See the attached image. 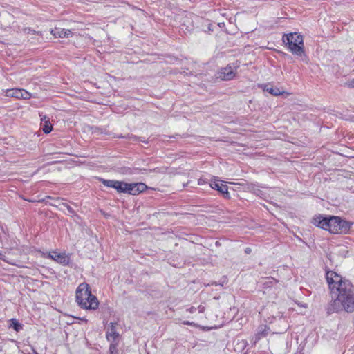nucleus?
<instances>
[{
	"label": "nucleus",
	"mask_w": 354,
	"mask_h": 354,
	"mask_svg": "<svg viewBox=\"0 0 354 354\" xmlns=\"http://www.w3.org/2000/svg\"><path fill=\"white\" fill-rule=\"evenodd\" d=\"M326 279L331 294L337 295L328 304L327 313L331 315L341 311L353 312L354 286L351 282L332 270L326 272Z\"/></svg>",
	"instance_id": "obj_1"
},
{
	"label": "nucleus",
	"mask_w": 354,
	"mask_h": 354,
	"mask_svg": "<svg viewBox=\"0 0 354 354\" xmlns=\"http://www.w3.org/2000/svg\"><path fill=\"white\" fill-rule=\"evenodd\" d=\"M313 223L332 234H346L350 230V225L339 216H323L318 215L313 218Z\"/></svg>",
	"instance_id": "obj_2"
},
{
	"label": "nucleus",
	"mask_w": 354,
	"mask_h": 354,
	"mask_svg": "<svg viewBox=\"0 0 354 354\" xmlns=\"http://www.w3.org/2000/svg\"><path fill=\"white\" fill-rule=\"evenodd\" d=\"M75 301L78 306L86 310H96L99 306L97 297L92 295L89 285L80 283L75 291Z\"/></svg>",
	"instance_id": "obj_3"
},
{
	"label": "nucleus",
	"mask_w": 354,
	"mask_h": 354,
	"mask_svg": "<svg viewBox=\"0 0 354 354\" xmlns=\"http://www.w3.org/2000/svg\"><path fill=\"white\" fill-rule=\"evenodd\" d=\"M289 50L304 61L306 58L303 36L297 32H289Z\"/></svg>",
	"instance_id": "obj_4"
},
{
	"label": "nucleus",
	"mask_w": 354,
	"mask_h": 354,
	"mask_svg": "<svg viewBox=\"0 0 354 354\" xmlns=\"http://www.w3.org/2000/svg\"><path fill=\"white\" fill-rule=\"evenodd\" d=\"M99 180L106 187L114 188L118 193H126L127 183L115 180H106L102 178Z\"/></svg>",
	"instance_id": "obj_5"
},
{
	"label": "nucleus",
	"mask_w": 354,
	"mask_h": 354,
	"mask_svg": "<svg viewBox=\"0 0 354 354\" xmlns=\"http://www.w3.org/2000/svg\"><path fill=\"white\" fill-rule=\"evenodd\" d=\"M238 66L227 65V66L222 68L218 73V78L223 81H228L232 80L236 73Z\"/></svg>",
	"instance_id": "obj_6"
},
{
	"label": "nucleus",
	"mask_w": 354,
	"mask_h": 354,
	"mask_svg": "<svg viewBox=\"0 0 354 354\" xmlns=\"http://www.w3.org/2000/svg\"><path fill=\"white\" fill-rule=\"evenodd\" d=\"M7 97H15L17 99H29L30 94L27 91L21 88H12L8 89L6 92Z\"/></svg>",
	"instance_id": "obj_7"
},
{
	"label": "nucleus",
	"mask_w": 354,
	"mask_h": 354,
	"mask_svg": "<svg viewBox=\"0 0 354 354\" xmlns=\"http://www.w3.org/2000/svg\"><path fill=\"white\" fill-rule=\"evenodd\" d=\"M147 189L143 183H127L126 193L131 195H137Z\"/></svg>",
	"instance_id": "obj_8"
},
{
	"label": "nucleus",
	"mask_w": 354,
	"mask_h": 354,
	"mask_svg": "<svg viewBox=\"0 0 354 354\" xmlns=\"http://www.w3.org/2000/svg\"><path fill=\"white\" fill-rule=\"evenodd\" d=\"M48 257L63 266L68 265L70 261L69 257L65 253L61 254L57 252L49 253Z\"/></svg>",
	"instance_id": "obj_9"
},
{
	"label": "nucleus",
	"mask_w": 354,
	"mask_h": 354,
	"mask_svg": "<svg viewBox=\"0 0 354 354\" xmlns=\"http://www.w3.org/2000/svg\"><path fill=\"white\" fill-rule=\"evenodd\" d=\"M210 187L218 191L220 193H221L225 198H230V193L228 192V187L226 185H223L222 183H220L218 180H215L209 184Z\"/></svg>",
	"instance_id": "obj_10"
},
{
	"label": "nucleus",
	"mask_w": 354,
	"mask_h": 354,
	"mask_svg": "<svg viewBox=\"0 0 354 354\" xmlns=\"http://www.w3.org/2000/svg\"><path fill=\"white\" fill-rule=\"evenodd\" d=\"M116 323L111 322L106 333L108 341L115 342L119 337V333L115 329Z\"/></svg>",
	"instance_id": "obj_11"
},
{
	"label": "nucleus",
	"mask_w": 354,
	"mask_h": 354,
	"mask_svg": "<svg viewBox=\"0 0 354 354\" xmlns=\"http://www.w3.org/2000/svg\"><path fill=\"white\" fill-rule=\"evenodd\" d=\"M51 34L55 37L64 38V37H71L73 35V32L70 30H66L61 28H57L52 29L50 31Z\"/></svg>",
	"instance_id": "obj_12"
},
{
	"label": "nucleus",
	"mask_w": 354,
	"mask_h": 354,
	"mask_svg": "<svg viewBox=\"0 0 354 354\" xmlns=\"http://www.w3.org/2000/svg\"><path fill=\"white\" fill-rule=\"evenodd\" d=\"M259 87H261L263 91H266L274 96H277L285 93L283 91H281L280 88L274 87L270 83L263 84L260 85Z\"/></svg>",
	"instance_id": "obj_13"
},
{
	"label": "nucleus",
	"mask_w": 354,
	"mask_h": 354,
	"mask_svg": "<svg viewBox=\"0 0 354 354\" xmlns=\"http://www.w3.org/2000/svg\"><path fill=\"white\" fill-rule=\"evenodd\" d=\"M269 330V327H268L266 325H260L258 327L257 333L255 335L254 344H256L261 337H266L268 335Z\"/></svg>",
	"instance_id": "obj_14"
},
{
	"label": "nucleus",
	"mask_w": 354,
	"mask_h": 354,
	"mask_svg": "<svg viewBox=\"0 0 354 354\" xmlns=\"http://www.w3.org/2000/svg\"><path fill=\"white\" fill-rule=\"evenodd\" d=\"M41 125L42 126L43 131L45 133H49L53 129L51 123L48 119L46 120V116L41 119Z\"/></svg>",
	"instance_id": "obj_15"
},
{
	"label": "nucleus",
	"mask_w": 354,
	"mask_h": 354,
	"mask_svg": "<svg viewBox=\"0 0 354 354\" xmlns=\"http://www.w3.org/2000/svg\"><path fill=\"white\" fill-rule=\"evenodd\" d=\"M118 138H128L129 140H139L140 142H145V143H147V140H145V138L144 137H139L138 138L137 136L133 135V134H128L127 136H118Z\"/></svg>",
	"instance_id": "obj_16"
},
{
	"label": "nucleus",
	"mask_w": 354,
	"mask_h": 354,
	"mask_svg": "<svg viewBox=\"0 0 354 354\" xmlns=\"http://www.w3.org/2000/svg\"><path fill=\"white\" fill-rule=\"evenodd\" d=\"M11 324L10 327L13 328L16 332H19L20 330L22 329L23 326L22 324H20L17 319H12L10 320Z\"/></svg>",
	"instance_id": "obj_17"
},
{
	"label": "nucleus",
	"mask_w": 354,
	"mask_h": 354,
	"mask_svg": "<svg viewBox=\"0 0 354 354\" xmlns=\"http://www.w3.org/2000/svg\"><path fill=\"white\" fill-rule=\"evenodd\" d=\"M111 344H110V346H109V353L110 354H118V349H117V346H118V343L116 342H111Z\"/></svg>",
	"instance_id": "obj_18"
},
{
	"label": "nucleus",
	"mask_w": 354,
	"mask_h": 354,
	"mask_svg": "<svg viewBox=\"0 0 354 354\" xmlns=\"http://www.w3.org/2000/svg\"><path fill=\"white\" fill-rule=\"evenodd\" d=\"M346 85L351 88H354V78L346 83Z\"/></svg>",
	"instance_id": "obj_19"
},
{
	"label": "nucleus",
	"mask_w": 354,
	"mask_h": 354,
	"mask_svg": "<svg viewBox=\"0 0 354 354\" xmlns=\"http://www.w3.org/2000/svg\"><path fill=\"white\" fill-rule=\"evenodd\" d=\"M63 205L66 208V209L68 210V212L70 214H73L74 213L73 209L70 205H68L66 203L63 204Z\"/></svg>",
	"instance_id": "obj_20"
},
{
	"label": "nucleus",
	"mask_w": 354,
	"mask_h": 354,
	"mask_svg": "<svg viewBox=\"0 0 354 354\" xmlns=\"http://www.w3.org/2000/svg\"><path fill=\"white\" fill-rule=\"evenodd\" d=\"M24 30H25V32H32L33 33H37V35H41L39 32H36L35 30H32L30 28H25Z\"/></svg>",
	"instance_id": "obj_21"
},
{
	"label": "nucleus",
	"mask_w": 354,
	"mask_h": 354,
	"mask_svg": "<svg viewBox=\"0 0 354 354\" xmlns=\"http://www.w3.org/2000/svg\"><path fill=\"white\" fill-rule=\"evenodd\" d=\"M198 310L199 313H204V311L205 310V306L200 305L198 307Z\"/></svg>",
	"instance_id": "obj_22"
},
{
	"label": "nucleus",
	"mask_w": 354,
	"mask_h": 354,
	"mask_svg": "<svg viewBox=\"0 0 354 354\" xmlns=\"http://www.w3.org/2000/svg\"><path fill=\"white\" fill-rule=\"evenodd\" d=\"M282 39L284 43L287 41L286 44H288V33L283 34Z\"/></svg>",
	"instance_id": "obj_23"
},
{
	"label": "nucleus",
	"mask_w": 354,
	"mask_h": 354,
	"mask_svg": "<svg viewBox=\"0 0 354 354\" xmlns=\"http://www.w3.org/2000/svg\"><path fill=\"white\" fill-rule=\"evenodd\" d=\"M189 313H193L196 310V308L194 306L191 307L187 310Z\"/></svg>",
	"instance_id": "obj_24"
},
{
	"label": "nucleus",
	"mask_w": 354,
	"mask_h": 354,
	"mask_svg": "<svg viewBox=\"0 0 354 354\" xmlns=\"http://www.w3.org/2000/svg\"><path fill=\"white\" fill-rule=\"evenodd\" d=\"M183 324H184L185 325H188V326H191V325H192V322H189V321H185V322H183Z\"/></svg>",
	"instance_id": "obj_25"
},
{
	"label": "nucleus",
	"mask_w": 354,
	"mask_h": 354,
	"mask_svg": "<svg viewBox=\"0 0 354 354\" xmlns=\"http://www.w3.org/2000/svg\"><path fill=\"white\" fill-rule=\"evenodd\" d=\"M245 251L246 253L249 254L251 252V249L248 248L245 249Z\"/></svg>",
	"instance_id": "obj_26"
},
{
	"label": "nucleus",
	"mask_w": 354,
	"mask_h": 354,
	"mask_svg": "<svg viewBox=\"0 0 354 354\" xmlns=\"http://www.w3.org/2000/svg\"><path fill=\"white\" fill-rule=\"evenodd\" d=\"M208 30H209V31H212V30H213L212 29V28H211V24H209V25H208Z\"/></svg>",
	"instance_id": "obj_27"
},
{
	"label": "nucleus",
	"mask_w": 354,
	"mask_h": 354,
	"mask_svg": "<svg viewBox=\"0 0 354 354\" xmlns=\"http://www.w3.org/2000/svg\"><path fill=\"white\" fill-rule=\"evenodd\" d=\"M82 319V320H84V321H86V319H84V318H82V319Z\"/></svg>",
	"instance_id": "obj_28"
}]
</instances>
